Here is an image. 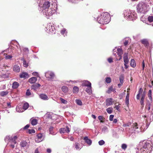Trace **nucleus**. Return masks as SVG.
I'll return each instance as SVG.
<instances>
[{
  "label": "nucleus",
  "mask_w": 153,
  "mask_h": 153,
  "mask_svg": "<svg viewBox=\"0 0 153 153\" xmlns=\"http://www.w3.org/2000/svg\"><path fill=\"white\" fill-rule=\"evenodd\" d=\"M110 20L109 14L107 13H102L97 18V21L100 24H107Z\"/></svg>",
  "instance_id": "nucleus-1"
},
{
  "label": "nucleus",
  "mask_w": 153,
  "mask_h": 153,
  "mask_svg": "<svg viewBox=\"0 0 153 153\" xmlns=\"http://www.w3.org/2000/svg\"><path fill=\"white\" fill-rule=\"evenodd\" d=\"M146 4L141 2L137 6V11L138 13H143L146 9Z\"/></svg>",
  "instance_id": "nucleus-2"
},
{
  "label": "nucleus",
  "mask_w": 153,
  "mask_h": 153,
  "mask_svg": "<svg viewBox=\"0 0 153 153\" xmlns=\"http://www.w3.org/2000/svg\"><path fill=\"white\" fill-rule=\"evenodd\" d=\"M70 129L68 126H66L65 127L62 128H61L59 130L60 132L62 133H68L70 131Z\"/></svg>",
  "instance_id": "nucleus-3"
},
{
  "label": "nucleus",
  "mask_w": 153,
  "mask_h": 153,
  "mask_svg": "<svg viewBox=\"0 0 153 153\" xmlns=\"http://www.w3.org/2000/svg\"><path fill=\"white\" fill-rule=\"evenodd\" d=\"M29 77L28 74L26 72H22L19 75V77L21 78L26 79Z\"/></svg>",
  "instance_id": "nucleus-4"
},
{
  "label": "nucleus",
  "mask_w": 153,
  "mask_h": 153,
  "mask_svg": "<svg viewBox=\"0 0 153 153\" xmlns=\"http://www.w3.org/2000/svg\"><path fill=\"white\" fill-rule=\"evenodd\" d=\"M151 145L147 143V142H145L144 143V145L142 146V148L141 149H145L148 150L151 148Z\"/></svg>",
  "instance_id": "nucleus-5"
},
{
  "label": "nucleus",
  "mask_w": 153,
  "mask_h": 153,
  "mask_svg": "<svg viewBox=\"0 0 153 153\" xmlns=\"http://www.w3.org/2000/svg\"><path fill=\"white\" fill-rule=\"evenodd\" d=\"M45 76L47 78L52 79L54 77V74L51 72H48L45 73Z\"/></svg>",
  "instance_id": "nucleus-6"
},
{
  "label": "nucleus",
  "mask_w": 153,
  "mask_h": 153,
  "mask_svg": "<svg viewBox=\"0 0 153 153\" xmlns=\"http://www.w3.org/2000/svg\"><path fill=\"white\" fill-rule=\"evenodd\" d=\"M140 41L142 44H143L146 47L148 48L149 46V43L147 39H143L141 40Z\"/></svg>",
  "instance_id": "nucleus-7"
},
{
  "label": "nucleus",
  "mask_w": 153,
  "mask_h": 153,
  "mask_svg": "<svg viewBox=\"0 0 153 153\" xmlns=\"http://www.w3.org/2000/svg\"><path fill=\"white\" fill-rule=\"evenodd\" d=\"M113 99L112 98H109L107 99L106 100V105L107 106H109L113 104Z\"/></svg>",
  "instance_id": "nucleus-8"
},
{
  "label": "nucleus",
  "mask_w": 153,
  "mask_h": 153,
  "mask_svg": "<svg viewBox=\"0 0 153 153\" xmlns=\"http://www.w3.org/2000/svg\"><path fill=\"white\" fill-rule=\"evenodd\" d=\"M50 3L49 1L45 2L43 5L42 8L43 10L48 9L50 7Z\"/></svg>",
  "instance_id": "nucleus-9"
},
{
  "label": "nucleus",
  "mask_w": 153,
  "mask_h": 153,
  "mask_svg": "<svg viewBox=\"0 0 153 153\" xmlns=\"http://www.w3.org/2000/svg\"><path fill=\"white\" fill-rule=\"evenodd\" d=\"M117 54L118 56L120 57L119 60H120L122 59V55L123 54V51L122 49L118 48L117 49Z\"/></svg>",
  "instance_id": "nucleus-10"
},
{
  "label": "nucleus",
  "mask_w": 153,
  "mask_h": 153,
  "mask_svg": "<svg viewBox=\"0 0 153 153\" xmlns=\"http://www.w3.org/2000/svg\"><path fill=\"white\" fill-rule=\"evenodd\" d=\"M123 60L124 64H128L129 60L128 57V53H125L123 56Z\"/></svg>",
  "instance_id": "nucleus-11"
},
{
  "label": "nucleus",
  "mask_w": 153,
  "mask_h": 153,
  "mask_svg": "<svg viewBox=\"0 0 153 153\" xmlns=\"http://www.w3.org/2000/svg\"><path fill=\"white\" fill-rule=\"evenodd\" d=\"M42 134L39 133L38 134L37 136V138L36 139L37 140H36V141L37 142H40L42 141Z\"/></svg>",
  "instance_id": "nucleus-12"
},
{
  "label": "nucleus",
  "mask_w": 153,
  "mask_h": 153,
  "mask_svg": "<svg viewBox=\"0 0 153 153\" xmlns=\"http://www.w3.org/2000/svg\"><path fill=\"white\" fill-rule=\"evenodd\" d=\"M82 85L84 86H89L91 85V83L88 81H84L82 83Z\"/></svg>",
  "instance_id": "nucleus-13"
},
{
  "label": "nucleus",
  "mask_w": 153,
  "mask_h": 153,
  "mask_svg": "<svg viewBox=\"0 0 153 153\" xmlns=\"http://www.w3.org/2000/svg\"><path fill=\"white\" fill-rule=\"evenodd\" d=\"M41 86V85L39 83H36L33 85L31 86L32 89L36 90Z\"/></svg>",
  "instance_id": "nucleus-14"
},
{
  "label": "nucleus",
  "mask_w": 153,
  "mask_h": 153,
  "mask_svg": "<svg viewBox=\"0 0 153 153\" xmlns=\"http://www.w3.org/2000/svg\"><path fill=\"white\" fill-rule=\"evenodd\" d=\"M37 80V78L36 77H33L29 79L28 82L30 83H34L36 82Z\"/></svg>",
  "instance_id": "nucleus-15"
},
{
  "label": "nucleus",
  "mask_w": 153,
  "mask_h": 153,
  "mask_svg": "<svg viewBox=\"0 0 153 153\" xmlns=\"http://www.w3.org/2000/svg\"><path fill=\"white\" fill-rule=\"evenodd\" d=\"M151 102H150L149 101H147V102L145 106V108L148 111H149L150 109V106L151 105Z\"/></svg>",
  "instance_id": "nucleus-16"
},
{
  "label": "nucleus",
  "mask_w": 153,
  "mask_h": 153,
  "mask_svg": "<svg viewBox=\"0 0 153 153\" xmlns=\"http://www.w3.org/2000/svg\"><path fill=\"white\" fill-rule=\"evenodd\" d=\"M84 140L89 145H90L92 143L91 140L90 139H89L87 137H84Z\"/></svg>",
  "instance_id": "nucleus-17"
},
{
  "label": "nucleus",
  "mask_w": 153,
  "mask_h": 153,
  "mask_svg": "<svg viewBox=\"0 0 153 153\" xmlns=\"http://www.w3.org/2000/svg\"><path fill=\"white\" fill-rule=\"evenodd\" d=\"M39 97L41 99L45 100H47L48 99V96L46 95L43 94H41L39 95Z\"/></svg>",
  "instance_id": "nucleus-18"
},
{
  "label": "nucleus",
  "mask_w": 153,
  "mask_h": 153,
  "mask_svg": "<svg viewBox=\"0 0 153 153\" xmlns=\"http://www.w3.org/2000/svg\"><path fill=\"white\" fill-rule=\"evenodd\" d=\"M13 70L16 72H19L20 71V68L19 66L15 65L13 66Z\"/></svg>",
  "instance_id": "nucleus-19"
},
{
  "label": "nucleus",
  "mask_w": 153,
  "mask_h": 153,
  "mask_svg": "<svg viewBox=\"0 0 153 153\" xmlns=\"http://www.w3.org/2000/svg\"><path fill=\"white\" fill-rule=\"evenodd\" d=\"M129 94H127L126 98V104L127 105V106L128 107L129 106Z\"/></svg>",
  "instance_id": "nucleus-20"
},
{
  "label": "nucleus",
  "mask_w": 153,
  "mask_h": 153,
  "mask_svg": "<svg viewBox=\"0 0 153 153\" xmlns=\"http://www.w3.org/2000/svg\"><path fill=\"white\" fill-rule=\"evenodd\" d=\"M130 13H131V12L130 10H126L124 11L123 14L125 16H126V18H128V15H130Z\"/></svg>",
  "instance_id": "nucleus-21"
},
{
  "label": "nucleus",
  "mask_w": 153,
  "mask_h": 153,
  "mask_svg": "<svg viewBox=\"0 0 153 153\" xmlns=\"http://www.w3.org/2000/svg\"><path fill=\"white\" fill-rule=\"evenodd\" d=\"M31 123L32 125H35L37 123V120L36 119H31Z\"/></svg>",
  "instance_id": "nucleus-22"
},
{
  "label": "nucleus",
  "mask_w": 153,
  "mask_h": 153,
  "mask_svg": "<svg viewBox=\"0 0 153 153\" xmlns=\"http://www.w3.org/2000/svg\"><path fill=\"white\" fill-rule=\"evenodd\" d=\"M92 87L91 85L89 86H88L85 91L88 93H91L92 92Z\"/></svg>",
  "instance_id": "nucleus-23"
},
{
  "label": "nucleus",
  "mask_w": 153,
  "mask_h": 153,
  "mask_svg": "<svg viewBox=\"0 0 153 153\" xmlns=\"http://www.w3.org/2000/svg\"><path fill=\"white\" fill-rule=\"evenodd\" d=\"M113 91V86L111 85L108 88L107 90L106 91V93L109 94L112 92Z\"/></svg>",
  "instance_id": "nucleus-24"
},
{
  "label": "nucleus",
  "mask_w": 153,
  "mask_h": 153,
  "mask_svg": "<svg viewBox=\"0 0 153 153\" xmlns=\"http://www.w3.org/2000/svg\"><path fill=\"white\" fill-rule=\"evenodd\" d=\"M19 86V84L17 82H15L13 84L12 88H13L16 89Z\"/></svg>",
  "instance_id": "nucleus-25"
},
{
  "label": "nucleus",
  "mask_w": 153,
  "mask_h": 153,
  "mask_svg": "<svg viewBox=\"0 0 153 153\" xmlns=\"http://www.w3.org/2000/svg\"><path fill=\"white\" fill-rule=\"evenodd\" d=\"M62 90L64 93H66L68 92V89L67 87L64 86L62 87Z\"/></svg>",
  "instance_id": "nucleus-26"
},
{
  "label": "nucleus",
  "mask_w": 153,
  "mask_h": 153,
  "mask_svg": "<svg viewBox=\"0 0 153 153\" xmlns=\"http://www.w3.org/2000/svg\"><path fill=\"white\" fill-rule=\"evenodd\" d=\"M29 106V104L27 102H25L23 104L22 108L24 110H26L28 108Z\"/></svg>",
  "instance_id": "nucleus-27"
},
{
  "label": "nucleus",
  "mask_w": 153,
  "mask_h": 153,
  "mask_svg": "<svg viewBox=\"0 0 153 153\" xmlns=\"http://www.w3.org/2000/svg\"><path fill=\"white\" fill-rule=\"evenodd\" d=\"M134 15L132 13H130V15H128V19H129L130 20H133L134 19Z\"/></svg>",
  "instance_id": "nucleus-28"
},
{
  "label": "nucleus",
  "mask_w": 153,
  "mask_h": 153,
  "mask_svg": "<svg viewBox=\"0 0 153 153\" xmlns=\"http://www.w3.org/2000/svg\"><path fill=\"white\" fill-rule=\"evenodd\" d=\"M131 65L133 68H134L136 66V64L135 60L134 59H131Z\"/></svg>",
  "instance_id": "nucleus-29"
},
{
  "label": "nucleus",
  "mask_w": 153,
  "mask_h": 153,
  "mask_svg": "<svg viewBox=\"0 0 153 153\" xmlns=\"http://www.w3.org/2000/svg\"><path fill=\"white\" fill-rule=\"evenodd\" d=\"M74 146L76 150L80 149V144L79 143L76 142L74 144Z\"/></svg>",
  "instance_id": "nucleus-30"
},
{
  "label": "nucleus",
  "mask_w": 153,
  "mask_h": 153,
  "mask_svg": "<svg viewBox=\"0 0 153 153\" xmlns=\"http://www.w3.org/2000/svg\"><path fill=\"white\" fill-rule=\"evenodd\" d=\"M27 143L26 141H23L21 142L20 145L22 147H24L26 146Z\"/></svg>",
  "instance_id": "nucleus-31"
},
{
  "label": "nucleus",
  "mask_w": 153,
  "mask_h": 153,
  "mask_svg": "<svg viewBox=\"0 0 153 153\" xmlns=\"http://www.w3.org/2000/svg\"><path fill=\"white\" fill-rule=\"evenodd\" d=\"M148 96L151 101L152 100V91L151 90H150L149 91V92L148 94Z\"/></svg>",
  "instance_id": "nucleus-32"
},
{
  "label": "nucleus",
  "mask_w": 153,
  "mask_h": 153,
  "mask_svg": "<svg viewBox=\"0 0 153 153\" xmlns=\"http://www.w3.org/2000/svg\"><path fill=\"white\" fill-rule=\"evenodd\" d=\"M8 93V92L7 91H2L0 92V95L2 97H3L7 95Z\"/></svg>",
  "instance_id": "nucleus-33"
},
{
  "label": "nucleus",
  "mask_w": 153,
  "mask_h": 153,
  "mask_svg": "<svg viewBox=\"0 0 153 153\" xmlns=\"http://www.w3.org/2000/svg\"><path fill=\"white\" fill-rule=\"evenodd\" d=\"M17 137L16 136H14L13 138L11 140V142H12L14 144L16 143V140L17 139Z\"/></svg>",
  "instance_id": "nucleus-34"
},
{
  "label": "nucleus",
  "mask_w": 153,
  "mask_h": 153,
  "mask_svg": "<svg viewBox=\"0 0 153 153\" xmlns=\"http://www.w3.org/2000/svg\"><path fill=\"white\" fill-rule=\"evenodd\" d=\"M113 109L112 107H109L106 109V111L109 114H111L113 112Z\"/></svg>",
  "instance_id": "nucleus-35"
},
{
  "label": "nucleus",
  "mask_w": 153,
  "mask_h": 153,
  "mask_svg": "<svg viewBox=\"0 0 153 153\" xmlns=\"http://www.w3.org/2000/svg\"><path fill=\"white\" fill-rule=\"evenodd\" d=\"M111 79L110 77H106L105 79V82L107 84L111 83Z\"/></svg>",
  "instance_id": "nucleus-36"
},
{
  "label": "nucleus",
  "mask_w": 153,
  "mask_h": 153,
  "mask_svg": "<svg viewBox=\"0 0 153 153\" xmlns=\"http://www.w3.org/2000/svg\"><path fill=\"white\" fill-rule=\"evenodd\" d=\"M79 88L77 86H74L73 88V93H77L79 91Z\"/></svg>",
  "instance_id": "nucleus-37"
},
{
  "label": "nucleus",
  "mask_w": 153,
  "mask_h": 153,
  "mask_svg": "<svg viewBox=\"0 0 153 153\" xmlns=\"http://www.w3.org/2000/svg\"><path fill=\"white\" fill-rule=\"evenodd\" d=\"M98 118L99 120L100 121V122L101 123H103L104 122V121H103V120L105 119V118L103 116H98Z\"/></svg>",
  "instance_id": "nucleus-38"
},
{
  "label": "nucleus",
  "mask_w": 153,
  "mask_h": 153,
  "mask_svg": "<svg viewBox=\"0 0 153 153\" xmlns=\"http://www.w3.org/2000/svg\"><path fill=\"white\" fill-rule=\"evenodd\" d=\"M52 27V26H50V25H48L46 27L47 30L49 32H52L53 31V30L51 29Z\"/></svg>",
  "instance_id": "nucleus-39"
},
{
  "label": "nucleus",
  "mask_w": 153,
  "mask_h": 153,
  "mask_svg": "<svg viewBox=\"0 0 153 153\" xmlns=\"http://www.w3.org/2000/svg\"><path fill=\"white\" fill-rule=\"evenodd\" d=\"M138 125L137 123H134L132 126V128L135 129H138Z\"/></svg>",
  "instance_id": "nucleus-40"
},
{
  "label": "nucleus",
  "mask_w": 153,
  "mask_h": 153,
  "mask_svg": "<svg viewBox=\"0 0 153 153\" xmlns=\"http://www.w3.org/2000/svg\"><path fill=\"white\" fill-rule=\"evenodd\" d=\"M61 33L64 36H65L67 32L66 31V29H63L61 31Z\"/></svg>",
  "instance_id": "nucleus-41"
},
{
  "label": "nucleus",
  "mask_w": 153,
  "mask_h": 153,
  "mask_svg": "<svg viewBox=\"0 0 153 153\" xmlns=\"http://www.w3.org/2000/svg\"><path fill=\"white\" fill-rule=\"evenodd\" d=\"M35 130H34L33 129H28L27 130V133L30 134H31L32 133H35Z\"/></svg>",
  "instance_id": "nucleus-42"
},
{
  "label": "nucleus",
  "mask_w": 153,
  "mask_h": 153,
  "mask_svg": "<svg viewBox=\"0 0 153 153\" xmlns=\"http://www.w3.org/2000/svg\"><path fill=\"white\" fill-rule=\"evenodd\" d=\"M76 104L79 105H82V102L81 101L79 100H76Z\"/></svg>",
  "instance_id": "nucleus-43"
},
{
  "label": "nucleus",
  "mask_w": 153,
  "mask_h": 153,
  "mask_svg": "<svg viewBox=\"0 0 153 153\" xmlns=\"http://www.w3.org/2000/svg\"><path fill=\"white\" fill-rule=\"evenodd\" d=\"M60 100L62 103L65 104H66L67 103V100H64L62 98H60Z\"/></svg>",
  "instance_id": "nucleus-44"
},
{
  "label": "nucleus",
  "mask_w": 153,
  "mask_h": 153,
  "mask_svg": "<svg viewBox=\"0 0 153 153\" xmlns=\"http://www.w3.org/2000/svg\"><path fill=\"white\" fill-rule=\"evenodd\" d=\"M148 19L149 22H153V16H149L148 18Z\"/></svg>",
  "instance_id": "nucleus-45"
},
{
  "label": "nucleus",
  "mask_w": 153,
  "mask_h": 153,
  "mask_svg": "<svg viewBox=\"0 0 153 153\" xmlns=\"http://www.w3.org/2000/svg\"><path fill=\"white\" fill-rule=\"evenodd\" d=\"M127 147V145L126 144H123L121 146V148L122 149L124 150H125Z\"/></svg>",
  "instance_id": "nucleus-46"
},
{
  "label": "nucleus",
  "mask_w": 153,
  "mask_h": 153,
  "mask_svg": "<svg viewBox=\"0 0 153 153\" xmlns=\"http://www.w3.org/2000/svg\"><path fill=\"white\" fill-rule=\"evenodd\" d=\"M52 11L51 10V9H49L47 10V13H48L49 16H50L52 15L53 13H52Z\"/></svg>",
  "instance_id": "nucleus-47"
},
{
  "label": "nucleus",
  "mask_w": 153,
  "mask_h": 153,
  "mask_svg": "<svg viewBox=\"0 0 153 153\" xmlns=\"http://www.w3.org/2000/svg\"><path fill=\"white\" fill-rule=\"evenodd\" d=\"M98 143L101 146L104 144L105 143V142L103 140H102L99 141Z\"/></svg>",
  "instance_id": "nucleus-48"
},
{
  "label": "nucleus",
  "mask_w": 153,
  "mask_h": 153,
  "mask_svg": "<svg viewBox=\"0 0 153 153\" xmlns=\"http://www.w3.org/2000/svg\"><path fill=\"white\" fill-rule=\"evenodd\" d=\"M26 94L27 96H29L31 95V93L29 89H27L26 93Z\"/></svg>",
  "instance_id": "nucleus-49"
},
{
  "label": "nucleus",
  "mask_w": 153,
  "mask_h": 153,
  "mask_svg": "<svg viewBox=\"0 0 153 153\" xmlns=\"http://www.w3.org/2000/svg\"><path fill=\"white\" fill-rule=\"evenodd\" d=\"M108 61V62L110 63H111L113 62V59L111 57L107 59Z\"/></svg>",
  "instance_id": "nucleus-50"
},
{
  "label": "nucleus",
  "mask_w": 153,
  "mask_h": 153,
  "mask_svg": "<svg viewBox=\"0 0 153 153\" xmlns=\"http://www.w3.org/2000/svg\"><path fill=\"white\" fill-rule=\"evenodd\" d=\"M23 64L24 65V66L25 67H27L28 66V65L27 63V62L26 61L24 60L23 61Z\"/></svg>",
  "instance_id": "nucleus-51"
},
{
  "label": "nucleus",
  "mask_w": 153,
  "mask_h": 153,
  "mask_svg": "<svg viewBox=\"0 0 153 153\" xmlns=\"http://www.w3.org/2000/svg\"><path fill=\"white\" fill-rule=\"evenodd\" d=\"M123 76L121 77L120 78V83L123 84Z\"/></svg>",
  "instance_id": "nucleus-52"
},
{
  "label": "nucleus",
  "mask_w": 153,
  "mask_h": 153,
  "mask_svg": "<svg viewBox=\"0 0 153 153\" xmlns=\"http://www.w3.org/2000/svg\"><path fill=\"white\" fill-rule=\"evenodd\" d=\"M144 100H140V104L142 106V107H143L144 105Z\"/></svg>",
  "instance_id": "nucleus-53"
},
{
  "label": "nucleus",
  "mask_w": 153,
  "mask_h": 153,
  "mask_svg": "<svg viewBox=\"0 0 153 153\" xmlns=\"http://www.w3.org/2000/svg\"><path fill=\"white\" fill-rule=\"evenodd\" d=\"M12 56L11 55H7L5 57V58L6 59H10L12 57Z\"/></svg>",
  "instance_id": "nucleus-54"
},
{
  "label": "nucleus",
  "mask_w": 153,
  "mask_h": 153,
  "mask_svg": "<svg viewBox=\"0 0 153 153\" xmlns=\"http://www.w3.org/2000/svg\"><path fill=\"white\" fill-rule=\"evenodd\" d=\"M114 117V115H111L109 116V120L111 121H112L113 120V118Z\"/></svg>",
  "instance_id": "nucleus-55"
},
{
  "label": "nucleus",
  "mask_w": 153,
  "mask_h": 153,
  "mask_svg": "<svg viewBox=\"0 0 153 153\" xmlns=\"http://www.w3.org/2000/svg\"><path fill=\"white\" fill-rule=\"evenodd\" d=\"M145 93H143L141 95V99L144 100L145 97Z\"/></svg>",
  "instance_id": "nucleus-56"
},
{
  "label": "nucleus",
  "mask_w": 153,
  "mask_h": 153,
  "mask_svg": "<svg viewBox=\"0 0 153 153\" xmlns=\"http://www.w3.org/2000/svg\"><path fill=\"white\" fill-rule=\"evenodd\" d=\"M120 107V106L119 105H116L114 108H116V110H117V111H119L120 110L119 109Z\"/></svg>",
  "instance_id": "nucleus-57"
},
{
  "label": "nucleus",
  "mask_w": 153,
  "mask_h": 153,
  "mask_svg": "<svg viewBox=\"0 0 153 153\" xmlns=\"http://www.w3.org/2000/svg\"><path fill=\"white\" fill-rule=\"evenodd\" d=\"M128 43V40H125L124 42V44L125 46H126Z\"/></svg>",
  "instance_id": "nucleus-58"
},
{
  "label": "nucleus",
  "mask_w": 153,
  "mask_h": 153,
  "mask_svg": "<svg viewBox=\"0 0 153 153\" xmlns=\"http://www.w3.org/2000/svg\"><path fill=\"white\" fill-rule=\"evenodd\" d=\"M29 126H30L29 125L27 124L24 127L23 129H27L29 127Z\"/></svg>",
  "instance_id": "nucleus-59"
},
{
  "label": "nucleus",
  "mask_w": 153,
  "mask_h": 153,
  "mask_svg": "<svg viewBox=\"0 0 153 153\" xmlns=\"http://www.w3.org/2000/svg\"><path fill=\"white\" fill-rule=\"evenodd\" d=\"M149 124H150V123H146V127L144 128V130L145 128H146V129H147L148 128V127H149Z\"/></svg>",
  "instance_id": "nucleus-60"
},
{
  "label": "nucleus",
  "mask_w": 153,
  "mask_h": 153,
  "mask_svg": "<svg viewBox=\"0 0 153 153\" xmlns=\"http://www.w3.org/2000/svg\"><path fill=\"white\" fill-rule=\"evenodd\" d=\"M143 91V89L142 88H140L139 89V90L138 91V93L139 94H141Z\"/></svg>",
  "instance_id": "nucleus-61"
},
{
  "label": "nucleus",
  "mask_w": 153,
  "mask_h": 153,
  "mask_svg": "<svg viewBox=\"0 0 153 153\" xmlns=\"http://www.w3.org/2000/svg\"><path fill=\"white\" fill-rule=\"evenodd\" d=\"M140 94H139L138 93V94L137 95L136 98L137 100H138L140 99Z\"/></svg>",
  "instance_id": "nucleus-62"
},
{
  "label": "nucleus",
  "mask_w": 153,
  "mask_h": 153,
  "mask_svg": "<svg viewBox=\"0 0 153 153\" xmlns=\"http://www.w3.org/2000/svg\"><path fill=\"white\" fill-rule=\"evenodd\" d=\"M53 127L52 126H50V128H49V131L51 133L52 132V131L53 130Z\"/></svg>",
  "instance_id": "nucleus-63"
},
{
  "label": "nucleus",
  "mask_w": 153,
  "mask_h": 153,
  "mask_svg": "<svg viewBox=\"0 0 153 153\" xmlns=\"http://www.w3.org/2000/svg\"><path fill=\"white\" fill-rule=\"evenodd\" d=\"M47 151L48 153H50L51 152V150L50 149H48Z\"/></svg>",
  "instance_id": "nucleus-64"
}]
</instances>
